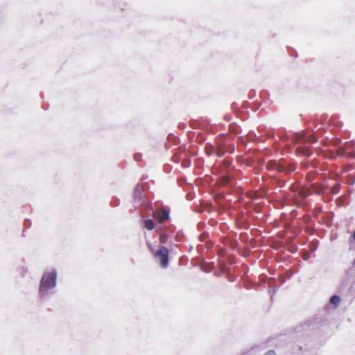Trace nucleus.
Returning <instances> with one entry per match:
<instances>
[{"instance_id":"obj_1","label":"nucleus","mask_w":355,"mask_h":355,"mask_svg":"<svg viewBox=\"0 0 355 355\" xmlns=\"http://www.w3.org/2000/svg\"><path fill=\"white\" fill-rule=\"evenodd\" d=\"M55 282L56 273L55 272L44 274L41 279L40 292L44 293L49 289L53 288L55 286Z\"/></svg>"},{"instance_id":"obj_2","label":"nucleus","mask_w":355,"mask_h":355,"mask_svg":"<svg viewBox=\"0 0 355 355\" xmlns=\"http://www.w3.org/2000/svg\"><path fill=\"white\" fill-rule=\"evenodd\" d=\"M155 259H159L162 268H166L168 266L169 250L164 246H162L158 250L154 252Z\"/></svg>"},{"instance_id":"obj_3","label":"nucleus","mask_w":355,"mask_h":355,"mask_svg":"<svg viewBox=\"0 0 355 355\" xmlns=\"http://www.w3.org/2000/svg\"><path fill=\"white\" fill-rule=\"evenodd\" d=\"M225 137L224 136H219L215 140L216 154L218 157H221L226 153V144Z\"/></svg>"},{"instance_id":"obj_4","label":"nucleus","mask_w":355,"mask_h":355,"mask_svg":"<svg viewBox=\"0 0 355 355\" xmlns=\"http://www.w3.org/2000/svg\"><path fill=\"white\" fill-rule=\"evenodd\" d=\"M294 141L297 144L306 145L308 143H315L318 139L314 135L306 136L304 133H299L295 135Z\"/></svg>"},{"instance_id":"obj_5","label":"nucleus","mask_w":355,"mask_h":355,"mask_svg":"<svg viewBox=\"0 0 355 355\" xmlns=\"http://www.w3.org/2000/svg\"><path fill=\"white\" fill-rule=\"evenodd\" d=\"M153 217L155 220H157L159 223H162L163 222L169 218V211L164 208H162L160 209H157L153 211Z\"/></svg>"},{"instance_id":"obj_6","label":"nucleus","mask_w":355,"mask_h":355,"mask_svg":"<svg viewBox=\"0 0 355 355\" xmlns=\"http://www.w3.org/2000/svg\"><path fill=\"white\" fill-rule=\"evenodd\" d=\"M312 192H314L316 194H322V193H324L325 191V187L324 185H322V184H314L312 185Z\"/></svg>"},{"instance_id":"obj_7","label":"nucleus","mask_w":355,"mask_h":355,"mask_svg":"<svg viewBox=\"0 0 355 355\" xmlns=\"http://www.w3.org/2000/svg\"><path fill=\"white\" fill-rule=\"evenodd\" d=\"M205 152L209 156L214 155L216 153V146L211 144H207L205 146Z\"/></svg>"},{"instance_id":"obj_8","label":"nucleus","mask_w":355,"mask_h":355,"mask_svg":"<svg viewBox=\"0 0 355 355\" xmlns=\"http://www.w3.org/2000/svg\"><path fill=\"white\" fill-rule=\"evenodd\" d=\"M297 150L300 153H301L304 155H306V156H309L311 155L310 150L307 146H305V147L299 146V147H297Z\"/></svg>"},{"instance_id":"obj_9","label":"nucleus","mask_w":355,"mask_h":355,"mask_svg":"<svg viewBox=\"0 0 355 355\" xmlns=\"http://www.w3.org/2000/svg\"><path fill=\"white\" fill-rule=\"evenodd\" d=\"M144 227L148 230H152L154 228V223L151 219H146L144 221Z\"/></svg>"},{"instance_id":"obj_10","label":"nucleus","mask_w":355,"mask_h":355,"mask_svg":"<svg viewBox=\"0 0 355 355\" xmlns=\"http://www.w3.org/2000/svg\"><path fill=\"white\" fill-rule=\"evenodd\" d=\"M340 302V298L338 295H333L330 298V303L334 306H337Z\"/></svg>"},{"instance_id":"obj_11","label":"nucleus","mask_w":355,"mask_h":355,"mask_svg":"<svg viewBox=\"0 0 355 355\" xmlns=\"http://www.w3.org/2000/svg\"><path fill=\"white\" fill-rule=\"evenodd\" d=\"M312 191L308 190V189H302L299 191V196L302 198H306L309 195L311 194Z\"/></svg>"},{"instance_id":"obj_12","label":"nucleus","mask_w":355,"mask_h":355,"mask_svg":"<svg viewBox=\"0 0 355 355\" xmlns=\"http://www.w3.org/2000/svg\"><path fill=\"white\" fill-rule=\"evenodd\" d=\"M168 239V236L166 234H161L159 236V241L161 243H166Z\"/></svg>"},{"instance_id":"obj_13","label":"nucleus","mask_w":355,"mask_h":355,"mask_svg":"<svg viewBox=\"0 0 355 355\" xmlns=\"http://www.w3.org/2000/svg\"><path fill=\"white\" fill-rule=\"evenodd\" d=\"M339 190H340V185L338 184H336L331 188V192L333 194H336L337 193H338Z\"/></svg>"},{"instance_id":"obj_14","label":"nucleus","mask_w":355,"mask_h":355,"mask_svg":"<svg viewBox=\"0 0 355 355\" xmlns=\"http://www.w3.org/2000/svg\"><path fill=\"white\" fill-rule=\"evenodd\" d=\"M234 152V146L231 144H226V153H229L230 154Z\"/></svg>"},{"instance_id":"obj_15","label":"nucleus","mask_w":355,"mask_h":355,"mask_svg":"<svg viewBox=\"0 0 355 355\" xmlns=\"http://www.w3.org/2000/svg\"><path fill=\"white\" fill-rule=\"evenodd\" d=\"M230 182V178L227 176H225L223 178L222 180H221V183L223 184H227L228 182Z\"/></svg>"},{"instance_id":"obj_16","label":"nucleus","mask_w":355,"mask_h":355,"mask_svg":"<svg viewBox=\"0 0 355 355\" xmlns=\"http://www.w3.org/2000/svg\"><path fill=\"white\" fill-rule=\"evenodd\" d=\"M265 355H276L275 351L273 350H269L268 352H267Z\"/></svg>"},{"instance_id":"obj_17","label":"nucleus","mask_w":355,"mask_h":355,"mask_svg":"<svg viewBox=\"0 0 355 355\" xmlns=\"http://www.w3.org/2000/svg\"><path fill=\"white\" fill-rule=\"evenodd\" d=\"M223 162L226 167H228L230 165V163L227 161H224Z\"/></svg>"},{"instance_id":"obj_18","label":"nucleus","mask_w":355,"mask_h":355,"mask_svg":"<svg viewBox=\"0 0 355 355\" xmlns=\"http://www.w3.org/2000/svg\"><path fill=\"white\" fill-rule=\"evenodd\" d=\"M352 238H353V239L355 240V230H354V233L352 234Z\"/></svg>"},{"instance_id":"obj_19","label":"nucleus","mask_w":355,"mask_h":355,"mask_svg":"<svg viewBox=\"0 0 355 355\" xmlns=\"http://www.w3.org/2000/svg\"><path fill=\"white\" fill-rule=\"evenodd\" d=\"M353 265H355V260L353 261Z\"/></svg>"}]
</instances>
